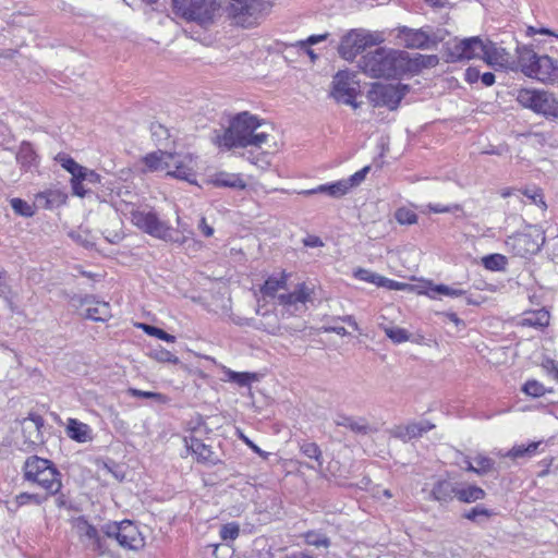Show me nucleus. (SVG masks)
<instances>
[{
	"instance_id": "1",
	"label": "nucleus",
	"mask_w": 558,
	"mask_h": 558,
	"mask_svg": "<svg viewBox=\"0 0 558 558\" xmlns=\"http://www.w3.org/2000/svg\"><path fill=\"white\" fill-rule=\"evenodd\" d=\"M262 123L263 120L248 111L239 112L230 119L229 126L223 133L214 131L211 142L227 150L247 146L260 147L268 140L266 132L256 133Z\"/></svg>"
},
{
	"instance_id": "2",
	"label": "nucleus",
	"mask_w": 558,
	"mask_h": 558,
	"mask_svg": "<svg viewBox=\"0 0 558 558\" xmlns=\"http://www.w3.org/2000/svg\"><path fill=\"white\" fill-rule=\"evenodd\" d=\"M22 470L24 481L39 485L48 495L54 496L61 490L62 474L51 460L31 456L25 460Z\"/></svg>"
},
{
	"instance_id": "3",
	"label": "nucleus",
	"mask_w": 558,
	"mask_h": 558,
	"mask_svg": "<svg viewBox=\"0 0 558 558\" xmlns=\"http://www.w3.org/2000/svg\"><path fill=\"white\" fill-rule=\"evenodd\" d=\"M397 32L396 38L399 45L407 49H435L448 36V31L441 27L425 26L422 28H411L408 26H399L391 31Z\"/></svg>"
},
{
	"instance_id": "4",
	"label": "nucleus",
	"mask_w": 558,
	"mask_h": 558,
	"mask_svg": "<svg viewBox=\"0 0 558 558\" xmlns=\"http://www.w3.org/2000/svg\"><path fill=\"white\" fill-rule=\"evenodd\" d=\"M384 43L380 32H371L365 28H352L341 36L337 48L340 58L345 61H354L359 54L365 53L374 46Z\"/></svg>"
},
{
	"instance_id": "5",
	"label": "nucleus",
	"mask_w": 558,
	"mask_h": 558,
	"mask_svg": "<svg viewBox=\"0 0 558 558\" xmlns=\"http://www.w3.org/2000/svg\"><path fill=\"white\" fill-rule=\"evenodd\" d=\"M517 101L524 108L544 117L546 120H558V98L554 93L537 88H521Z\"/></svg>"
},
{
	"instance_id": "6",
	"label": "nucleus",
	"mask_w": 558,
	"mask_h": 558,
	"mask_svg": "<svg viewBox=\"0 0 558 558\" xmlns=\"http://www.w3.org/2000/svg\"><path fill=\"white\" fill-rule=\"evenodd\" d=\"M131 221L143 232L150 236L173 243H183L179 232L172 227L161 221L156 211L132 210Z\"/></svg>"
},
{
	"instance_id": "7",
	"label": "nucleus",
	"mask_w": 558,
	"mask_h": 558,
	"mask_svg": "<svg viewBox=\"0 0 558 558\" xmlns=\"http://www.w3.org/2000/svg\"><path fill=\"white\" fill-rule=\"evenodd\" d=\"M271 3L265 0H230L229 14L244 27H250L269 12Z\"/></svg>"
},
{
	"instance_id": "8",
	"label": "nucleus",
	"mask_w": 558,
	"mask_h": 558,
	"mask_svg": "<svg viewBox=\"0 0 558 558\" xmlns=\"http://www.w3.org/2000/svg\"><path fill=\"white\" fill-rule=\"evenodd\" d=\"M530 231L517 232L509 235L506 240V246L513 253V255L526 258L535 255L541 251L545 242L543 232L536 228Z\"/></svg>"
},
{
	"instance_id": "9",
	"label": "nucleus",
	"mask_w": 558,
	"mask_h": 558,
	"mask_svg": "<svg viewBox=\"0 0 558 558\" xmlns=\"http://www.w3.org/2000/svg\"><path fill=\"white\" fill-rule=\"evenodd\" d=\"M216 0H172L175 15L195 22H206L213 19Z\"/></svg>"
},
{
	"instance_id": "10",
	"label": "nucleus",
	"mask_w": 558,
	"mask_h": 558,
	"mask_svg": "<svg viewBox=\"0 0 558 558\" xmlns=\"http://www.w3.org/2000/svg\"><path fill=\"white\" fill-rule=\"evenodd\" d=\"M355 73L349 70H340L332 77L330 96L337 101L357 107L355 101L359 82Z\"/></svg>"
},
{
	"instance_id": "11",
	"label": "nucleus",
	"mask_w": 558,
	"mask_h": 558,
	"mask_svg": "<svg viewBox=\"0 0 558 558\" xmlns=\"http://www.w3.org/2000/svg\"><path fill=\"white\" fill-rule=\"evenodd\" d=\"M484 40L478 36L469 37L457 41L446 48V61L459 62L474 58H483Z\"/></svg>"
},
{
	"instance_id": "12",
	"label": "nucleus",
	"mask_w": 558,
	"mask_h": 558,
	"mask_svg": "<svg viewBox=\"0 0 558 558\" xmlns=\"http://www.w3.org/2000/svg\"><path fill=\"white\" fill-rule=\"evenodd\" d=\"M412 75V56L404 50H386V80Z\"/></svg>"
},
{
	"instance_id": "13",
	"label": "nucleus",
	"mask_w": 558,
	"mask_h": 558,
	"mask_svg": "<svg viewBox=\"0 0 558 558\" xmlns=\"http://www.w3.org/2000/svg\"><path fill=\"white\" fill-rule=\"evenodd\" d=\"M374 50H367L356 61L357 69L372 78L384 77V47L374 46Z\"/></svg>"
},
{
	"instance_id": "14",
	"label": "nucleus",
	"mask_w": 558,
	"mask_h": 558,
	"mask_svg": "<svg viewBox=\"0 0 558 558\" xmlns=\"http://www.w3.org/2000/svg\"><path fill=\"white\" fill-rule=\"evenodd\" d=\"M541 41L537 39H533L532 44L529 45H518L515 48L517 52V61L514 69L520 70L525 76H530L533 73V69L536 66V63L541 56L535 52L534 47L537 49H542ZM513 70V68H511Z\"/></svg>"
},
{
	"instance_id": "15",
	"label": "nucleus",
	"mask_w": 558,
	"mask_h": 558,
	"mask_svg": "<svg viewBox=\"0 0 558 558\" xmlns=\"http://www.w3.org/2000/svg\"><path fill=\"white\" fill-rule=\"evenodd\" d=\"M173 163L167 168V175L179 180L195 183V172L193 167L190 166L192 159L190 156H181L178 154H168L167 163Z\"/></svg>"
},
{
	"instance_id": "16",
	"label": "nucleus",
	"mask_w": 558,
	"mask_h": 558,
	"mask_svg": "<svg viewBox=\"0 0 558 558\" xmlns=\"http://www.w3.org/2000/svg\"><path fill=\"white\" fill-rule=\"evenodd\" d=\"M421 294H425L430 299H436L438 294L450 296V298H465V303L468 305H481L483 300L474 299L472 295L468 294V291L449 287L444 283L434 284L432 281H427L424 286V290L420 291Z\"/></svg>"
},
{
	"instance_id": "17",
	"label": "nucleus",
	"mask_w": 558,
	"mask_h": 558,
	"mask_svg": "<svg viewBox=\"0 0 558 558\" xmlns=\"http://www.w3.org/2000/svg\"><path fill=\"white\" fill-rule=\"evenodd\" d=\"M185 446L189 451L196 456L198 463L217 465L222 461L215 454L210 446L205 445L201 438L195 435H191L184 438Z\"/></svg>"
},
{
	"instance_id": "18",
	"label": "nucleus",
	"mask_w": 558,
	"mask_h": 558,
	"mask_svg": "<svg viewBox=\"0 0 558 558\" xmlns=\"http://www.w3.org/2000/svg\"><path fill=\"white\" fill-rule=\"evenodd\" d=\"M529 77L547 84H556L558 83V65L547 54L541 56Z\"/></svg>"
},
{
	"instance_id": "19",
	"label": "nucleus",
	"mask_w": 558,
	"mask_h": 558,
	"mask_svg": "<svg viewBox=\"0 0 558 558\" xmlns=\"http://www.w3.org/2000/svg\"><path fill=\"white\" fill-rule=\"evenodd\" d=\"M121 526V547L124 549L138 550L145 545L137 525L131 520H122L119 522Z\"/></svg>"
},
{
	"instance_id": "20",
	"label": "nucleus",
	"mask_w": 558,
	"mask_h": 558,
	"mask_svg": "<svg viewBox=\"0 0 558 558\" xmlns=\"http://www.w3.org/2000/svg\"><path fill=\"white\" fill-rule=\"evenodd\" d=\"M77 527L82 535L87 537L92 544L90 548L94 551H97L99 555H105L108 553L109 548L106 543V539L100 536V532L96 526L90 524L85 517H78L77 519Z\"/></svg>"
},
{
	"instance_id": "21",
	"label": "nucleus",
	"mask_w": 558,
	"mask_h": 558,
	"mask_svg": "<svg viewBox=\"0 0 558 558\" xmlns=\"http://www.w3.org/2000/svg\"><path fill=\"white\" fill-rule=\"evenodd\" d=\"M44 426L41 415L31 412L22 423V432L24 434L26 449H33L40 441V428Z\"/></svg>"
},
{
	"instance_id": "22",
	"label": "nucleus",
	"mask_w": 558,
	"mask_h": 558,
	"mask_svg": "<svg viewBox=\"0 0 558 558\" xmlns=\"http://www.w3.org/2000/svg\"><path fill=\"white\" fill-rule=\"evenodd\" d=\"M377 147L379 148V151L372 165L365 166L361 170L356 171L354 174L350 175L348 179L341 180V182L347 186V194L353 187L359 186L365 180L366 175L373 168L374 172L381 170V167L384 165V143H378Z\"/></svg>"
},
{
	"instance_id": "23",
	"label": "nucleus",
	"mask_w": 558,
	"mask_h": 558,
	"mask_svg": "<svg viewBox=\"0 0 558 558\" xmlns=\"http://www.w3.org/2000/svg\"><path fill=\"white\" fill-rule=\"evenodd\" d=\"M456 492L457 484L448 480H437L429 493V499L446 505L453 500Z\"/></svg>"
},
{
	"instance_id": "24",
	"label": "nucleus",
	"mask_w": 558,
	"mask_h": 558,
	"mask_svg": "<svg viewBox=\"0 0 558 558\" xmlns=\"http://www.w3.org/2000/svg\"><path fill=\"white\" fill-rule=\"evenodd\" d=\"M483 60L492 66H506L509 62V53L504 48H499L492 40L484 41Z\"/></svg>"
},
{
	"instance_id": "25",
	"label": "nucleus",
	"mask_w": 558,
	"mask_h": 558,
	"mask_svg": "<svg viewBox=\"0 0 558 558\" xmlns=\"http://www.w3.org/2000/svg\"><path fill=\"white\" fill-rule=\"evenodd\" d=\"M210 182L216 187H229L233 190H245L247 186L240 173H229L225 171L215 173Z\"/></svg>"
},
{
	"instance_id": "26",
	"label": "nucleus",
	"mask_w": 558,
	"mask_h": 558,
	"mask_svg": "<svg viewBox=\"0 0 558 558\" xmlns=\"http://www.w3.org/2000/svg\"><path fill=\"white\" fill-rule=\"evenodd\" d=\"M68 201V194L60 190H47L36 194V203L46 209H54L64 205Z\"/></svg>"
},
{
	"instance_id": "27",
	"label": "nucleus",
	"mask_w": 558,
	"mask_h": 558,
	"mask_svg": "<svg viewBox=\"0 0 558 558\" xmlns=\"http://www.w3.org/2000/svg\"><path fill=\"white\" fill-rule=\"evenodd\" d=\"M410 89V85L400 82L386 83V108L396 110Z\"/></svg>"
},
{
	"instance_id": "28",
	"label": "nucleus",
	"mask_w": 558,
	"mask_h": 558,
	"mask_svg": "<svg viewBox=\"0 0 558 558\" xmlns=\"http://www.w3.org/2000/svg\"><path fill=\"white\" fill-rule=\"evenodd\" d=\"M69 438L76 442H87L93 439L92 428L89 425L78 421L77 418H69L65 427Z\"/></svg>"
},
{
	"instance_id": "29",
	"label": "nucleus",
	"mask_w": 558,
	"mask_h": 558,
	"mask_svg": "<svg viewBox=\"0 0 558 558\" xmlns=\"http://www.w3.org/2000/svg\"><path fill=\"white\" fill-rule=\"evenodd\" d=\"M550 314L546 308L525 311L520 322L521 326L543 329L549 325Z\"/></svg>"
},
{
	"instance_id": "30",
	"label": "nucleus",
	"mask_w": 558,
	"mask_h": 558,
	"mask_svg": "<svg viewBox=\"0 0 558 558\" xmlns=\"http://www.w3.org/2000/svg\"><path fill=\"white\" fill-rule=\"evenodd\" d=\"M38 155L29 142H22L16 154V161L23 171H28L37 166Z\"/></svg>"
},
{
	"instance_id": "31",
	"label": "nucleus",
	"mask_w": 558,
	"mask_h": 558,
	"mask_svg": "<svg viewBox=\"0 0 558 558\" xmlns=\"http://www.w3.org/2000/svg\"><path fill=\"white\" fill-rule=\"evenodd\" d=\"M148 356L159 363H170V364H175V365L180 364L182 369H184L189 373H193L192 368H190L186 364L181 363L179 357H177L170 351H168L167 349H165L160 345L158 348L151 349L148 353ZM194 373H197L199 376L205 377V375L202 371L196 369V371H194Z\"/></svg>"
},
{
	"instance_id": "32",
	"label": "nucleus",
	"mask_w": 558,
	"mask_h": 558,
	"mask_svg": "<svg viewBox=\"0 0 558 558\" xmlns=\"http://www.w3.org/2000/svg\"><path fill=\"white\" fill-rule=\"evenodd\" d=\"M317 193L327 194L331 197L339 198L347 194V186L341 182V180H339L332 183L322 184L312 190H304L301 192V194L303 195H313Z\"/></svg>"
},
{
	"instance_id": "33",
	"label": "nucleus",
	"mask_w": 558,
	"mask_h": 558,
	"mask_svg": "<svg viewBox=\"0 0 558 558\" xmlns=\"http://www.w3.org/2000/svg\"><path fill=\"white\" fill-rule=\"evenodd\" d=\"M485 496V490L477 485H469L466 487L457 486L456 498L461 502L472 504L484 499Z\"/></svg>"
},
{
	"instance_id": "34",
	"label": "nucleus",
	"mask_w": 558,
	"mask_h": 558,
	"mask_svg": "<svg viewBox=\"0 0 558 558\" xmlns=\"http://www.w3.org/2000/svg\"><path fill=\"white\" fill-rule=\"evenodd\" d=\"M50 496L51 495H48L47 492H46L45 495H41V494H31V493H27V492L20 493L19 495L15 496V498H14V500L12 502L14 505V508L9 507V510L10 511H16L19 508H21L23 506H26V505H29V504H34V505L40 506L45 501H47Z\"/></svg>"
},
{
	"instance_id": "35",
	"label": "nucleus",
	"mask_w": 558,
	"mask_h": 558,
	"mask_svg": "<svg viewBox=\"0 0 558 558\" xmlns=\"http://www.w3.org/2000/svg\"><path fill=\"white\" fill-rule=\"evenodd\" d=\"M168 154L162 150L150 153L143 158V162L150 171L166 170L172 165L171 162L167 163Z\"/></svg>"
},
{
	"instance_id": "36",
	"label": "nucleus",
	"mask_w": 558,
	"mask_h": 558,
	"mask_svg": "<svg viewBox=\"0 0 558 558\" xmlns=\"http://www.w3.org/2000/svg\"><path fill=\"white\" fill-rule=\"evenodd\" d=\"M439 63V58L436 54H421L414 53L412 56V75L422 72L423 69L435 68Z\"/></svg>"
},
{
	"instance_id": "37",
	"label": "nucleus",
	"mask_w": 558,
	"mask_h": 558,
	"mask_svg": "<svg viewBox=\"0 0 558 558\" xmlns=\"http://www.w3.org/2000/svg\"><path fill=\"white\" fill-rule=\"evenodd\" d=\"M225 374L227 376V380L234 383L240 387H248L253 381L258 380V375L256 373L235 372L227 368Z\"/></svg>"
},
{
	"instance_id": "38",
	"label": "nucleus",
	"mask_w": 558,
	"mask_h": 558,
	"mask_svg": "<svg viewBox=\"0 0 558 558\" xmlns=\"http://www.w3.org/2000/svg\"><path fill=\"white\" fill-rule=\"evenodd\" d=\"M300 450L305 457L315 460L317 465H311V469L316 470L323 466V452L316 442L304 441L300 445Z\"/></svg>"
},
{
	"instance_id": "39",
	"label": "nucleus",
	"mask_w": 558,
	"mask_h": 558,
	"mask_svg": "<svg viewBox=\"0 0 558 558\" xmlns=\"http://www.w3.org/2000/svg\"><path fill=\"white\" fill-rule=\"evenodd\" d=\"M508 259L505 255L494 253L482 257V265L490 271H502L506 269Z\"/></svg>"
},
{
	"instance_id": "40",
	"label": "nucleus",
	"mask_w": 558,
	"mask_h": 558,
	"mask_svg": "<svg viewBox=\"0 0 558 558\" xmlns=\"http://www.w3.org/2000/svg\"><path fill=\"white\" fill-rule=\"evenodd\" d=\"M435 427L434 424H432L427 420H421L418 422H411L408 425H405V434L408 441L421 437L423 434L432 430Z\"/></svg>"
},
{
	"instance_id": "41",
	"label": "nucleus",
	"mask_w": 558,
	"mask_h": 558,
	"mask_svg": "<svg viewBox=\"0 0 558 558\" xmlns=\"http://www.w3.org/2000/svg\"><path fill=\"white\" fill-rule=\"evenodd\" d=\"M151 138L158 146L167 147L170 143L171 134L167 126L159 122L150 124Z\"/></svg>"
},
{
	"instance_id": "42",
	"label": "nucleus",
	"mask_w": 558,
	"mask_h": 558,
	"mask_svg": "<svg viewBox=\"0 0 558 558\" xmlns=\"http://www.w3.org/2000/svg\"><path fill=\"white\" fill-rule=\"evenodd\" d=\"M126 393L130 397L140 398V399H149L159 404H166L169 401V397L161 392L145 391V390H141L137 388H132V387H130L126 390Z\"/></svg>"
},
{
	"instance_id": "43",
	"label": "nucleus",
	"mask_w": 558,
	"mask_h": 558,
	"mask_svg": "<svg viewBox=\"0 0 558 558\" xmlns=\"http://www.w3.org/2000/svg\"><path fill=\"white\" fill-rule=\"evenodd\" d=\"M520 192L525 197H527L531 201L532 204L536 205L542 210H546L547 209V204H546V202L544 199V193H543V190L541 187H537L535 185L526 186V187L520 190Z\"/></svg>"
},
{
	"instance_id": "44",
	"label": "nucleus",
	"mask_w": 558,
	"mask_h": 558,
	"mask_svg": "<svg viewBox=\"0 0 558 558\" xmlns=\"http://www.w3.org/2000/svg\"><path fill=\"white\" fill-rule=\"evenodd\" d=\"M305 544L315 547L328 548L331 545V541L326 534L311 530L303 534Z\"/></svg>"
},
{
	"instance_id": "45",
	"label": "nucleus",
	"mask_w": 558,
	"mask_h": 558,
	"mask_svg": "<svg viewBox=\"0 0 558 558\" xmlns=\"http://www.w3.org/2000/svg\"><path fill=\"white\" fill-rule=\"evenodd\" d=\"M85 317L95 322H106L110 317L109 303L102 302L98 306L88 307Z\"/></svg>"
},
{
	"instance_id": "46",
	"label": "nucleus",
	"mask_w": 558,
	"mask_h": 558,
	"mask_svg": "<svg viewBox=\"0 0 558 558\" xmlns=\"http://www.w3.org/2000/svg\"><path fill=\"white\" fill-rule=\"evenodd\" d=\"M493 515H495V512L490 509H487L481 505H477L475 507H473L472 509H470L469 511H465L462 517L464 519H468L474 523H477L480 524L482 522L481 518H486V519H489L492 518Z\"/></svg>"
},
{
	"instance_id": "47",
	"label": "nucleus",
	"mask_w": 558,
	"mask_h": 558,
	"mask_svg": "<svg viewBox=\"0 0 558 558\" xmlns=\"http://www.w3.org/2000/svg\"><path fill=\"white\" fill-rule=\"evenodd\" d=\"M336 425L350 428L354 433L366 434L367 426L354 421L351 416L344 414H338L335 420Z\"/></svg>"
},
{
	"instance_id": "48",
	"label": "nucleus",
	"mask_w": 558,
	"mask_h": 558,
	"mask_svg": "<svg viewBox=\"0 0 558 558\" xmlns=\"http://www.w3.org/2000/svg\"><path fill=\"white\" fill-rule=\"evenodd\" d=\"M353 276L359 280L373 283L377 287H384V276L375 274L368 269L356 268L353 271Z\"/></svg>"
},
{
	"instance_id": "49",
	"label": "nucleus",
	"mask_w": 558,
	"mask_h": 558,
	"mask_svg": "<svg viewBox=\"0 0 558 558\" xmlns=\"http://www.w3.org/2000/svg\"><path fill=\"white\" fill-rule=\"evenodd\" d=\"M473 461L476 464V474L480 476L486 475L495 470V461L489 457L477 454L473 458Z\"/></svg>"
},
{
	"instance_id": "50",
	"label": "nucleus",
	"mask_w": 558,
	"mask_h": 558,
	"mask_svg": "<svg viewBox=\"0 0 558 558\" xmlns=\"http://www.w3.org/2000/svg\"><path fill=\"white\" fill-rule=\"evenodd\" d=\"M11 207L14 210V213L19 216L29 218L35 215V210L33 209V206L29 205L26 201L15 197L10 201Z\"/></svg>"
},
{
	"instance_id": "51",
	"label": "nucleus",
	"mask_w": 558,
	"mask_h": 558,
	"mask_svg": "<svg viewBox=\"0 0 558 558\" xmlns=\"http://www.w3.org/2000/svg\"><path fill=\"white\" fill-rule=\"evenodd\" d=\"M522 391L527 396L538 398L544 396L546 392H551V389L547 390L539 381L530 379L523 385Z\"/></svg>"
},
{
	"instance_id": "52",
	"label": "nucleus",
	"mask_w": 558,
	"mask_h": 558,
	"mask_svg": "<svg viewBox=\"0 0 558 558\" xmlns=\"http://www.w3.org/2000/svg\"><path fill=\"white\" fill-rule=\"evenodd\" d=\"M395 219L400 225L411 226L417 222V215L408 207H400L395 213Z\"/></svg>"
},
{
	"instance_id": "53",
	"label": "nucleus",
	"mask_w": 558,
	"mask_h": 558,
	"mask_svg": "<svg viewBox=\"0 0 558 558\" xmlns=\"http://www.w3.org/2000/svg\"><path fill=\"white\" fill-rule=\"evenodd\" d=\"M140 327L144 330L148 336L156 337L157 339L163 340L166 342H174L175 337L173 335L168 333L163 329L148 324H141Z\"/></svg>"
},
{
	"instance_id": "54",
	"label": "nucleus",
	"mask_w": 558,
	"mask_h": 558,
	"mask_svg": "<svg viewBox=\"0 0 558 558\" xmlns=\"http://www.w3.org/2000/svg\"><path fill=\"white\" fill-rule=\"evenodd\" d=\"M100 531L106 537L117 541L121 546V526H119V522L109 521L101 525Z\"/></svg>"
},
{
	"instance_id": "55",
	"label": "nucleus",
	"mask_w": 558,
	"mask_h": 558,
	"mask_svg": "<svg viewBox=\"0 0 558 558\" xmlns=\"http://www.w3.org/2000/svg\"><path fill=\"white\" fill-rule=\"evenodd\" d=\"M367 98L375 107L384 106V83L375 82L368 90Z\"/></svg>"
},
{
	"instance_id": "56",
	"label": "nucleus",
	"mask_w": 558,
	"mask_h": 558,
	"mask_svg": "<svg viewBox=\"0 0 558 558\" xmlns=\"http://www.w3.org/2000/svg\"><path fill=\"white\" fill-rule=\"evenodd\" d=\"M219 534L222 541H234L240 534V525L236 522L226 523Z\"/></svg>"
},
{
	"instance_id": "57",
	"label": "nucleus",
	"mask_w": 558,
	"mask_h": 558,
	"mask_svg": "<svg viewBox=\"0 0 558 558\" xmlns=\"http://www.w3.org/2000/svg\"><path fill=\"white\" fill-rule=\"evenodd\" d=\"M278 290H280V286H278L277 277L275 276H269L260 287V293L265 298H276Z\"/></svg>"
},
{
	"instance_id": "58",
	"label": "nucleus",
	"mask_w": 558,
	"mask_h": 558,
	"mask_svg": "<svg viewBox=\"0 0 558 558\" xmlns=\"http://www.w3.org/2000/svg\"><path fill=\"white\" fill-rule=\"evenodd\" d=\"M313 293V289L308 288L305 282L298 283L294 291L291 294H294V299L298 303H306L311 294Z\"/></svg>"
},
{
	"instance_id": "59",
	"label": "nucleus",
	"mask_w": 558,
	"mask_h": 558,
	"mask_svg": "<svg viewBox=\"0 0 558 558\" xmlns=\"http://www.w3.org/2000/svg\"><path fill=\"white\" fill-rule=\"evenodd\" d=\"M54 160L69 173H72L80 163H77L70 155L65 153H59Z\"/></svg>"
},
{
	"instance_id": "60",
	"label": "nucleus",
	"mask_w": 558,
	"mask_h": 558,
	"mask_svg": "<svg viewBox=\"0 0 558 558\" xmlns=\"http://www.w3.org/2000/svg\"><path fill=\"white\" fill-rule=\"evenodd\" d=\"M386 337L391 339L395 343H401L409 339L408 330L403 328H386Z\"/></svg>"
},
{
	"instance_id": "61",
	"label": "nucleus",
	"mask_w": 558,
	"mask_h": 558,
	"mask_svg": "<svg viewBox=\"0 0 558 558\" xmlns=\"http://www.w3.org/2000/svg\"><path fill=\"white\" fill-rule=\"evenodd\" d=\"M428 209H429V211L435 213V214L457 213V211H462V206L459 204H453V205H449V206H445L441 204H429Z\"/></svg>"
},
{
	"instance_id": "62",
	"label": "nucleus",
	"mask_w": 558,
	"mask_h": 558,
	"mask_svg": "<svg viewBox=\"0 0 558 558\" xmlns=\"http://www.w3.org/2000/svg\"><path fill=\"white\" fill-rule=\"evenodd\" d=\"M87 171H88V168L78 165V167L72 173H70L72 175L70 183L73 184V183H78V182H85Z\"/></svg>"
},
{
	"instance_id": "63",
	"label": "nucleus",
	"mask_w": 558,
	"mask_h": 558,
	"mask_svg": "<svg viewBox=\"0 0 558 558\" xmlns=\"http://www.w3.org/2000/svg\"><path fill=\"white\" fill-rule=\"evenodd\" d=\"M525 33H526L527 36H534V35L539 34V35L551 36V37H555V38L558 39V34L555 33L554 31L547 28V27H539V28H537V27H534V26H529L526 28Z\"/></svg>"
},
{
	"instance_id": "64",
	"label": "nucleus",
	"mask_w": 558,
	"mask_h": 558,
	"mask_svg": "<svg viewBox=\"0 0 558 558\" xmlns=\"http://www.w3.org/2000/svg\"><path fill=\"white\" fill-rule=\"evenodd\" d=\"M241 439L244 441L245 445L250 449H252L253 452L257 453L259 457H262L264 460H267L269 457V452H266L262 450L253 440H251L248 437L241 435Z\"/></svg>"
}]
</instances>
